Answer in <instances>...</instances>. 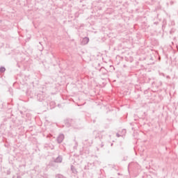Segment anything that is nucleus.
Here are the masks:
<instances>
[{
	"mask_svg": "<svg viewBox=\"0 0 178 178\" xmlns=\"http://www.w3.org/2000/svg\"><path fill=\"white\" fill-rule=\"evenodd\" d=\"M5 70H6V69L3 67L0 68V72H1V73H3V72H5Z\"/></svg>",
	"mask_w": 178,
	"mask_h": 178,
	"instance_id": "nucleus-1",
	"label": "nucleus"
},
{
	"mask_svg": "<svg viewBox=\"0 0 178 178\" xmlns=\"http://www.w3.org/2000/svg\"><path fill=\"white\" fill-rule=\"evenodd\" d=\"M83 41H86V42H88V38H84Z\"/></svg>",
	"mask_w": 178,
	"mask_h": 178,
	"instance_id": "nucleus-2",
	"label": "nucleus"
},
{
	"mask_svg": "<svg viewBox=\"0 0 178 178\" xmlns=\"http://www.w3.org/2000/svg\"><path fill=\"white\" fill-rule=\"evenodd\" d=\"M159 60H161V57H159Z\"/></svg>",
	"mask_w": 178,
	"mask_h": 178,
	"instance_id": "nucleus-3",
	"label": "nucleus"
}]
</instances>
